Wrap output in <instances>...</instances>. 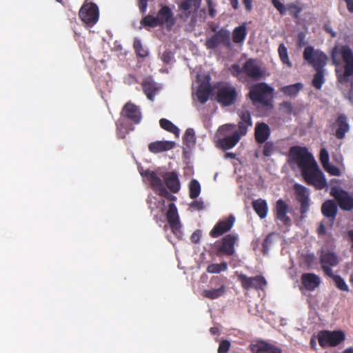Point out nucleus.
Returning <instances> with one entry per match:
<instances>
[{"label":"nucleus","instance_id":"obj_1","mask_svg":"<svg viewBox=\"0 0 353 353\" xmlns=\"http://www.w3.org/2000/svg\"><path fill=\"white\" fill-rule=\"evenodd\" d=\"M303 59L316 70L312 84L320 90L325 82L323 68L327 59V55L320 50H315L312 46H307L303 51Z\"/></svg>","mask_w":353,"mask_h":353},{"label":"nucleus","instance_id":"obj_2","mask_svg":"<svg viewBox=\"0 0 353 353\" xmlns=\"http://www.w3.org/2000/svg\"><path fill=\"white\" fill-rule=\"evenodd\" d=\"M273 92L274 89L267 83H258L250 88L248 96L254 105L268 107L272 103Z\"/></svg>","mask_w":353,"mask_h":353},{"label":"nucleus","instance_id":"obj_3","mask_svg":"<svg viewBox=\"0 0 353 353\" xmlns=\"http://www.w3.org/2000/svg\"><path fill=\"white\" fill-rule=\"evenodd\" d=\"M236 128L234 124H225L220 126L218 129V134L222 138H219L216 142V145L225 150H230L234 147L241 139V134L237 131H234Z\"/></svg>","mask_w":353,"mask_h":353},{"label":"nucleus","instance_id":"obj_4","mask_svg":"<svg viewBox=\"0 0 353 353\" xmlns=\"http://www.w3.org/2000/svg\"><path fill=\"white\" fill-rule=\"evenodd\" d=\"M301 175L307 184L313 185L316 190H322L327 185L325 175L316 161L302 170Z\"/></svg>","mask_w":353,"mask_h":353},{"label":"nucleus","instance_id":"obj_5","mask_svg":"<svg viewBox=\"0 0 353 353\" xmlns=\"http://www.w3.org/2000/svg\"><path fill=\"white\" fill-rule=\"evenodd\" d=\"M289 158L291 163L297 165L301 172L312 165L315 160L305 147L292 146L289 150Z\"/></svg>","mask_w":353,"mask_h":353},{"label":"nucleus","instance_id":"obj_6","mask_svg":"<svg viewBox=\"0 0 353 353\" xmlns=\"http://www.w3.org/2000/svg\"><path fill=\"white\" fill-rule=\"evenodd\" d=\"M317 339L323 348L336 347L345 340V334L342 330H321L318 333Z\"/></svg>","mask_w":353,"mask_h":353},{"label":"nucleus","instance_id":"obj_7","mask_svg":"<svg viewBox=\"0 0 353 353\" xmlns=\"http://www.w3.org/2000/svg\"><path fill=\"white\" fill-rule=\"evenodd\" d=\"M238 241V235L229 234L225 235L221 241H216L213 249L217 256L221 255L232 256L235 252L234 245Z\"/></svg>","mask_w":353,"mask_h":353},{"label":"nucleus","instance_id":"obj_8","mask_svg":"<svg viewBox=\"0 0 353 353\" xmlns=\"http://www.w3.org/2000/svg\"><path fill=\"white\" fill-rule=\"evenodd\" d=\"M142 175L148 179L152 189L159 196L172 201L176 200V197L171 194L165 187L162 179L159 177L157 172L145 170Z\"/></svg>","mask_w":353,"mask_h":353},{"label":"nucleus","instance_id":"obj_9","mask_svg":"<svg viewBox=\"0 0 353 353\" xmlns=\"http://www.w3.org/2000/svg\"><path fill=\"white\" fill-rule=\"evenodd\" d=\"M237 96V91L232 85L223 83L217 87L216 101L223 106H230L234 104L236 101Z\"/></svg>","mask_w":353,"mask_h":353},{"label":"nucleus","instance_id":"obj_10","mask_svg":"<svg viewBox=\"0 0 353 353\" xmlns=\"http://www.w3.org/2000/svg\"><path fill=\"white\" fill-rule=\"evenodd\" d=\"M85 0L81 7L79 16L81 21L88 26H93L99 20V10L97 4Z\"/></svg>","mask_w":353,"mask_h":353},{"label":"nucleus","instance_id":"obj_11","mask_svg":"<svg viewBox=\"0 0 353 353\" xmlns=\"http://www.w3.org/2000/svg\"><path fill=\"white\" fill-rule=\"evenodd\" d=\"M219 45H222L229 50L232 48V45L229 30L221 28L210 38L208 39L205 42V46L208 49H214Z\"/></svg>","mask_w":353,"mask_h":353},{"label":"nucleus","instance_id":"obj_12","mask_svg":"<svg viewBox=\"0 0 353 353\" xmlns=\"http://www.w3.org/2000/svg\"><path fill=\"white\" fill-rule=\"evenodd\" d=\"M237 280L241 283V287L245 290L254 289L256 290H263L267 285V281L261 275L248 276L244 274L236 273Z\"/></svg>","mask_w":353,"mask_h":353},{"label":"nucleus","instance_id":"obj_13","mask_svg":"<svg viewBox=\"0 0 353 353\" xmlns=\"http://www.w3.org/2000/svg\"><path fill=\"white\" fill-rule=\"evenodd\" d=\"M330 194L336 199L339 206L343 210L350 211L353 209V196L347 191L338 186H332L330 188Z\"/></svg>","mask_w":353,"mask_h":353},{"label":"nucleus","instance_id":"obj_14","mask_svg":"<svg viewBox=\"0 0 353 353\" xmlns=\"http://www.w3.org/2000/svg\"><path fill=\"white\" fill-rule=\"evenodd\" d=\"M202 0H179L177 2L181 19L187 20L192 14H196L201 7Z\"/></svg>","mask_w":353,"mask_h":353},{"label":"nucleus","instance_id":"obj_15","mask_svg":"<svg viewBox=\"0 0 353 353\" xmlns=\"http://www.w3.org/2000/svg\"><path fill=\"white\" fill-rule=\"evenodd\" d=\"M294 189L296 193V199L301 204V218L305 219L310 208L309 192L307 189L300 184H295Z\"/></svg>","mask_w":353,"mask_h":353},{"label":"nucleus","instance_id":"obj_16","mask_svg":"<svg viewBox=\"0 0 353 353\" xmlns=\"http://www.w3.org/2000/svg\"><path fill=\"white\" fill-rule=\"evenodd\" d=\"M319 260L325 276L331 274L333 272L332 268L336 266L339 263L338 256L335 253L324 250L321 252Z\"/></svg>","mask_w":353,"mask_h":353},{"label":"nucleus","instance_id":"obj_17","mask_svg":"<svg viewBox=\"0 0 353 353\" xmlns=\"http://www.w3.org/2000/svg\"><path fill=\"white\" fill-rule=\"evenodd\" d=\"M289 212V205L282 199H279L275 203L274 208V214L275 219L281 222L285 226L292 225V220L288 216Z\"/></svg>","mask_w":353,"mask_h":353},{"label":"nucleus","instance_id":"obj_18","mask_svg":"<svg viewBox=\"0 0 353 353\" xmlns=\"http://www.w3.org/2000/svg\"><path fill=\"white\" fill-rule=\"evenodd\" d=\"M235 218L230 214L228 218L219 220L210 232V236L212 238H217L223 234L229 232L233 227Z\"/></svg>","mask_w":353,"mask_h":353},{"label":"nucleus","instance_id":"obj_19","mask_svg":"<svg viewBox=\"0 0 353 353\" xmlns=\"http://www.w3.org/2000/svg\"><path fill=\"white\" fill-rule=\"evenodd\" d=\"M160 178L163 179L167 190L168 189L172 193H177L181 189V183L178 174L175 171L165 172L160 174Z\"/></svg>","mask_w":353,"mask_h":353},{"label":"nucleus","instance_id":"obj_20","mask_svg":"<svg viewBox=\"0 0 353 353\" xmlns=\"http://www.w3.org/2000/svg\"><path fill=\"white\" fill-rule=\"evenodd\" d=\"M166 219L172 232L174 234L179 233L181 229L179 216L177 208L174 203H171L168 205V210L166 212Z\"/></svg>","mask_w":353,"mask_h":353},{"label":"nucleus","instance_id":"obj_21","mask_svg":"<svg viewBox=\"0 0 353 353\" xmlns=\"http://www.w3.org/2000/svg\"><path fill=\"white\" fill-rule=\"evenodd\" d=\"M340 52L345 63L343 75L345 78H348L353 74V52L348 46H343Z\"/></svg>","mask_w":353,"mask_h":353},{"label":"nucleus","instance_id":"obj_22","mask_svg":"<svg viewBox=\"0 0 353 353\" xmlns=\"http://www.w3.org/2000/svg\"><path fill=\"white\" fill-rule=\"evenodd\" d=\"M243 74L252 79L258 80L263 77V72L254 59H248L243 64Z\"/></svg>","mask_w":353,"mask_h":353},{"label":"nucleus","instance_id":"obj_23","mask_svg":"<svg viewBox=\"0 0 353 353\" xmlns=\"http://www.w3.org/2000/svg\"><path fill=\"white\" fill-rule=\"evenodd\" d=\"M250 350L252 353H283L279 347L262 340L250 344Z\"/></svg>","mask_w":353,"mask_h":353},{"label":"nucleus","instance_id":"obj_24","mask_svg":"<svg viewBox=\"0 0 353 353\" xmlns=\"http://www.w3.org/2000/svg\"><path fill=\"white\" fill-rule=\"evenodd\" d=\"M121 115L132 121L134 124L139 123L141 119L140 109L131 102L125 104L121 111Z\"/></svg>","mask_w":353,"mask_h":353},{"label":"nucleus","instance_id":"obj_25","mask_svg":"<svg viewBox=\"0 0 353 353\" xmlns=\"http://www.w3.org/2000/svg\"><path fill=\"white\" fill-rule=\"evenodd\" d=\"M301 290L303 288L305 290L312 292L318 288L321 283V278L314 273H303L301 276Z\"/></svg>","mask_w":353,"mask_h":353},{"label":"nucleus","instance_id":"obj_26","mask_svg":"<svg viewBox=\"0 0 353 353\" xmlns=\"http://www.w3.org/2000/svg\"><path fill=\"white\" fill-rule=\"evenodd\" d=\"M271 130L265 123H257L255 126L254 137L258 143H265L270 137Z\"/></svg>","mask_w":353,"mask_h":353},{"label":"nucleus","instance_id":"obj_27","mask_svg":"<svg viewBox=\"0 0 353 353\" xmlns=\"http://www.w3.org/2000/svg\"><path fill=\"white\" fill-rule=\"evenodd\" d=\"M157 17L161 26L166 23L168 26L171 27L174 23L173 13L171 9L167 6H163L159 10Z\"/></svg>","mask_w":353,"mask_h":353},{"label":"nucleus","instance_id":"obj_28","mask_svg":"<svg viewBox=\"0 0 353 353\" xmlns=\"http://www.w3.org/2000/svg\"><path fill=\"white\" fill-rule=\"evenodd\" d=\"M174 146V141H157L148 145L149 150L152 153H159L172 149Z\"/></svg>","mask_w":353,"mask_h":353},{"label":"nucleus","instance_id":"obj_29","mask_svg":"<svg viewBox=\"0 0 353 353\" xmlns=\"http://www.w3.org/2000/svg\"><path fill=\"white\" fill-rule=\"evenodd\" d=\"M337 211V206L333 200H327L322 204V214L327 218L334 220L336 216Z\"/></svg>","mask_w":353,"mask_h":353},{"label":"nucleus","instance_id":"obj_30","mask_svg":"<svg viewBox=\"0 0 353 353\" xmlns=\"http://www.w3.org/2000/svg\"><path fill=\"white\" fill-rule=\"evenodd\" d=\"M336 123L338 128L336 130L335 136L337 139H342L345 137V133L349 130V125L345 115H339L336 119Z\"/></svg>","mask_w":353,"mask_h":353},{"label":"nucleus","instance_id":"obj_31","mask_svg":"<svg viewBox=\"0 0 353 353\" xmlns=\"http://www.w3.org/2000/svg\"><path fill=\"white\" fill-rule=\"evenodd\" d=\"M252 208L261 219H264L267 216L268 207L265 200L259 199L253 201Z\"/></svg>","mask_w":353,"mask_h":353},{"label":"nucleus","instance_id":"obj_32","mask_svg":"<svg viewBox=\"0 0 353 353\" xmlns=\"http://www.w3.org/2000/svg\"><path fill=\"white\" fill-rule=\"evenodd\" d=\"M247 34L245 23L234 28L232 32V41L236 44L243 43L246 38Z\"/></svg>","mask_w":353,"mask_h":353},{"label":"nucleus","instance_id":"obj_33","mask_svg":"<svg viewBox=\"0 0 353 353\" xmlns=\"http://www.w3.org/2000/svg\"><path fill=\"white\" fill-rule=\"evenodd\" d=\"M303 85L301 83H296L294 84L283 86L281 88V91L286 96L290 97H295L299 94V91L302 90Z\"/></svg>","mask_w":353,"mask_h":353},{"label":"nucleus","instance_id":"obj_34","mask_svg":"<svg viewBox=\"0 0 353 353\" xmlns=\"http://www.w3.org/2000/svg\"><path fill=\"white\" fill-rule=\"evenodd\" d=\"M225 292V286L221 285L219 288L205 290L203 292V296L209 299L213 300L222 296Z\"/></svg>","mask_w":353,"mask_h":353},{"label":"nucleus","instance_id":"obj_35","mask_svg":"<svg viewBox=\"0 0 353 353\" xmlns=\"http://www.w3.org/2000/svg\"><path fill=\"white\" fill-rule=\"evenodd\" d=\"M326 276L333 280L337 289L343 292H349L350 289L348 285H347L344 279L342 278L340 275L334 274V272H332L331 274H329Z\"/></svg>","mask_w":353,"mask_h":353},{"label":"nucleus","instance_id":"obj_36","mask_svg":"<svg viewBox=\"0 0 353 353\" xmlns=\"http://www.w3.org/2000/svg\"><path fill=\"white\" fill-rule=\"evenodd\" d=\"M210 93L211 88L209 85H200L196 91V97L198 101L201 104L205 103L209 99Z\"/></svg>","mask_w":353,"mask_h":353},{"label":"nucleus","instance_id":"obj_37","mask_svg":"<svg viewBox=\"0 0 353 353\" xmlns=\"http://www.w3.org/2000/svg\"><path fill=\"white\" fill-rule=\"evenodd\" d=\"M141 85L143 92L147 96V98L152 101L157 90V88L155 84L150 81H143Z\"/></svg>","mask_w":353,"mask_h":353},{"label":"nucleus","instance_id":"obj_38","mask_svg":"<svg viewBox=\"0 0 353 353\" xmlns=\"http://www.w3.org/2000/svg\"><path fill=\"white\" fill-rule=\"evenodd\" d=\"M201 193V185L196 179H192L189 184V196L192 199H196Z\"/></svg>","mask_w":353,"mask_h":353},{"label":"nucleus","instance_id":"obj_39","mask_svg":"<svg viewBox=\"0 0 353 353\" xmlns=\"http://www.w3.org/2000/svg\"><path fill=\"white\" fill-rule=\"evenodd\" d=\"M160 126L165 130L170 132L178 136L179 134V129L173 124L170 121L166 119H161L159 121Z\"/></svg>","mask_w":353,"mask_h":353},{"label":"nucleus","instance_id":"obj_40","mask_svg":"<svg viewBox=\"0 0 353 353\" xmlns=\"http://www.w3.org/2000/svg\"><path fill=\"white\" fill-rule=\"evenodd\" d=\"M278 53L279 58L283 63L286 64L288 67L291 68L292 64L290 61L288 49L284 43H280L278 48Z\"/></svg>","mask_w":353,"mask_h":353},{"label":"nucleus","instance_id":"obj_41","mask_svg":"<svg viewBox=\"0 0 353 353\" xmlns=\"http://www.w3.org/2000/svg\"><path fill=\"white\" fill-rule=\"evenodd\" d=\"M228 269V264L223 261L219 264L212 263L207 267V272L210 274H218L222 271H225Z\"/></svg>","mask_w":353,"mask_h":353},{"label":"nucleus","instance_id":"obj_42","mask_svg":"<svg viewBox=\"0 0 353 353\" xmlns=\"http://www.w3.org/2000/svg\"><path fill=\"white\" fill-rule=\"evenodd\" d=\"M133 47L139 57L144 58L148 55V50L144 48L140 39H134Z\"/></svg>","mask_w":353,"mask_h":353},{"label":"nucleus","instance_id":"obj_43","mask_svg":"<svg viewBox=\"0 0 353 353\" xmlns=\"http://www.w3.org/2000/svg\"><path fill=\"white\" fill-rule=\"evenodd\" d=\"M141 23L145 26H149L151 28L161 26L157 17H153L152 15H148L142 19Z\"/></svg>","mask_w":353,"mask_h":353},{"label":"nucleus","instance_id":"obj_44","mask_svg":"<svg viewBox=\"0 0 353 353\" xmlns=\"http://www.w3.org/2000/svg\"><path fill=\"white\" fill-rule=\"evenodd\" d=\"M238 114L241 119L239 122L248 123V125H252L251 114L248 110H239Z\"/></svg>","mask_w":353,"mask_h":353},{"label":"nucleus","instance_id":"obj_45","mask_svg":"<svg viewBox=\"0 0 353 353\" xmlns=\"http://www.w3.org/2000/svg\"><path fill=\"white\" fill-rule=\"evenodd\" d=\"M263 145V154L265 157H270L275 151V146L272 141H265Z\"/></svg>","mask_w":353,"mask_h":353},{"label":"nucleus","instance_id":"obj_46","mask_svg":"<svg viewBox=\"0 0 353 353\" xmlns=\"http://www.w3.org/2000/svg\"><path fill=\"white\" fill-rule=\"evenodd\" d=\"M286 10H288L294 17L298 18L303 9L296 4L292 3L287 5Z\"/></svg>","mask_w":353,"mask_h":353},{"label":"nucleus","instance_id":"obj_47","mask_svg":"<svg viewBox=\"0 0 353 353\" xmlns=\"http://www.w3.org/2000/svg\"><path fill=\"white\" fill-rule=\"evenodd\" d=\"M183 139L187 143L194 144L196 141L194 130L192 128H188L185 132Z\"/></svg>","mask_w":353,"mask_h":353},{"label":"nucleus","instance_id":"obj_48","mask_svg":"<svg viewBox=\"0 0 353 353\" xmlns=\"http://www.w3.org/2000/svg\"><path fill=\"white\" fill-rule=\"evenodd\" d=\"M323 168L332 176H339L341 175L340 169L336 165L328 163V165H326L325 167H323Z\"/></svg>","mask_w":353,"mask_h":353},{"label":"nucleus","instance_id":"obj_49","mask_svg":"<svg viewBox=\"0 0 353 353\" xmlns=\"http://www.w3.org/2000/svg\"><path fill=\"white\" fill-rule=\"evenodd\" d=\"M319 159L323 167H325L326 165L330 163L329 154L325 148H322L321 150Z\"/></svg>","mask_w":353,"mask_h":353},{"label":"nucleus","instance_id":"obj_50","mask_svg":"<svg viewBox=\"0 0 353 353\" xmlns=\"http://www.w3.org/2000/svg\"><path fill=\"white\" fill-rule=\"evenodd\" d=\"M231 346V343L228 340H222L219 343L217 350L218 353H228Z\"/></svg>","mask_w":353,"mask_h":353},{"label":"nucleus","instance_id":"obj_51","mask_svg":"<svg viewBox=\"0 0 353 353\" xmlns=\"http://www.w3.org/2000/svg\"><path fill=\"white\" fill-rule=\"evenodd\" d=\"M232 74L237 78H240L241 74L243 73V65L241 67L238 64H233L230 68Z\"/></svg>","mask_w":353,"mask_h":353},{"label":"nucleus","instance_id":"obj_52","mask_svg":"<svg viewBox=\"0 0 353 353\" xmlns=\"http://www.w3.org/2000/svg\"><path fill=\"white\" fill-rule=\"evenodd\" d=\"M271 2L281 14H285L286 7L279 0H272Z\"/></svg>","mask_w":353,"mask_h":353},{"label":"nucleus","instance_id":"obj_53","mask_svg":"<svg viewBox=\"0 0 353 353\" xmlns=\"http://www.w3.org/2000/svg\"><path fill=\"white\" fill-rule=\"evenodd\" d=\"M252 125H248V123L239 122V131L237 132H239V134H241V137L246 134L248 132V128Z\"/></svg>","mask_w":353,"mask_h":353},{"label":"nucleus","instance_id":"obj_54","mask_svg":"<svg viewBox=\"0 0 353 353\" xmlns=\"http://www.w3.org/2000/svg\"><path fill=\"white\" fill-rule=\"evenodd\" d=\"M190 207L197 210H201L204 208V203L201 200H195L190 203Z\"/></svg>","mask_w":353,"mask_h":353},{"label":"nucleus","instance_id":"obj_55","mask_svg":"<svg viewBox=\"0 0 353 353\" xmlns=\"http://www.w3.org/2000/svg\"><path fill=\"white\" fill-rule=\"evenodd\" d=\"M297 38H298V42H297L298 47L299 48H302L306 43V42H305V34L304 32H300L298 34Z\"/></svg>","mask_w":353,"mask_h":353},{"label":"nucleus","instance_id":"obj_56","mask_svg":"<svg viewBox=\"0 0 353 353\" xmlns=\"http://www.w3.org/2000/svg\"><path fill=\"white\" fill-rule=\"evenodd\" d=\"M206 3H207V6H208L209 15L211 17H214L216 14V10L214 8V4H213L212 0H206Z\"/></svg>","mask_w":353,"mask_h":353},{"label":"nucleus","instance_id":"obj_57","mask_svg":"<svg viewBox=\"0 0 353 353\" xmlns=\"http://www.w3.org/2000/svg\"><path fill=\"white\" fill-rule=\"evenodd\" d=\"M172 59V55L170 52L165 51L162 54V61L165 63H169Z\"/></svg>","mask_w":353,"mask_h":353},{"label":"nucleus","instance_id":"obj_58","mask_svg":"<svg viewBox=\"0 0 353 353\" xmlns=\"http://www.w3.org/2000/svg\"><path fill=\"white\" fill-rule=\"evenodd\" d=\"M200 237H201L200 230H196L195 232H194L192 234L190 239L193 243H196L199 241Z\"/></svg>","mask_w":353,"mask_h":353},{"label":"nucleus","instance_id":"obj_59","mask_svg":"<svg viewBox=\"0 0 353 353\" xmlns=\"http://www.w3.org/2000/svg\"><path fill=\"white\" fill-rule=\"evenodd\" d=\"M331 59L332 64L334 65L335 66H338L340 65V61L336 57V48H334L331 53Z\"/></svg>","mask_w":353,"mask_h":353},{"label":"nucleus","instance_id":"obj_60","mask_svg":"<svg viewBox=\"0 0 353 353\" xmlns=\"http://www.w3.org/2000/svg\"><path fill=\"white\" fill-rule=\"evenodd\" d=\"M242 2L247 12H250L252 10L253 0H243Z\"/></svg>","mask_w":353,"mask_h":353},{"label":"nucleus","instance_id":"obj_61","mask_svg":"<svg viewBox=\"0 0 353 353\" xmlns=\"http://www.w3.org/2000/svg\"><path fill=\"white\" fill-rule=\"evenodd\" d=\"M139 7L141 12L144 13L146 10L148 0H139Z\"/></svg>","mask_w":353,"mask_h":353},{"label":"nucleus","instance_id":"obj_62","mask_svg":"<svg viewBox=\"0 0 353 353\" xmlns=\"http://www.w3.org/2000/svg\"><path fill=\"white\" fill-rule=\"evenodd\" d=\"M129 130H126L125 129V131L123 132V127L122 126H120V127H118V136L121 138V139H123L125 138V134L127 133H128Z\"/></svg>","mask_w":353,"mask_h":353},{"label":"nucleus","instance_id":"obj_63","mask_svg":"<svg viewBox=\"0 0 353 353\" xmlns=\"http://www.w3.org/2000/svg\"><path fill=\"white\" fill-rule=\"evenodd\" d=\"M315 256L313 254H308L305 257V261L307 264H311L314 262Z\"/></svg>","mask_w":353,"mask_h":353},{"label":"nucleus","instance_id":"obj_64","mask_svg":"<svg viewBox=\"0 0 353 353\" xmlns=\"http://www.w3.org/2000/svg\"><path fill=\"white\" fill-rule=\"evenodd\" d=\"M346 3L347 9L350 13H353V0H343Z\"/></svg>","mask_w":353,"mask_h":353}]
</instances>
